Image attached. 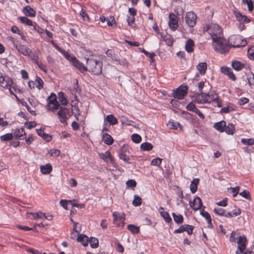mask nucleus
Returning <instances> with one entry per match:
<instances>
[{
    "label": "nucleus",
    "instance_id": "obj_16",
    "mask_svg": "<svg viewBox=\"0 0 254 254\" xmlns=\"http://www.w3.org/2000/svg\"><path fill=\"white\" fill-rule=\"evenodd\" d=\"M221 71L224 74L228 75V76L233 81H235L236 80V77L230 68L226 66H223L221 67Z\"/></svg>",
    "mask_w": 254,
    "mask_h": 254
},
{
    "label": "nucleus",
    "instance_id": "obj_17",
    "mask_svg": "<svg viewBox=\"0 0 254 254\" xmlns=\"http://www.w3.org/2000/svg\"><path fill=\"white\" fill-rule=\"evenodd\" d=\"M22 11L27 16L34 17L36 15V11L30 5L24 6Z\"/></svg>",
    "mask_w": 254,
    "mask_h": 254
},
{
    "label": "nucleus",
    "instance_id": "obj_43",
    "mask_svg": "<svg viewBox=\"0 0 254 254\" xmlns=\"http://www.w3.org/2000/svg\"><path fill=\"white\" fill-rule=\"evenodd\" d=\"M142 199L137 195H134V199L132 201V204L135 206H138L141 204Z\"/></svg>",
    "mask_w": 254,
    "mask_h": 254
},
{
    "label": "nucleus",
    "instance_id": "obj_64",
    "mask_svg": "<svg viewBox=\"0 0 254 254\" xmlns=\"http://www.w3.org/2000/svg\"><path fill=\"white\" fill-rule=\"evenodd\" d=\"M141 52L143 53L148 58L151 59L152 61H153V58L155 56V54L154 53H149L148 52L145 51L144 49H142L141 50Z\"/></svg>",
    "mask_w": 254,
    "mask_h": 254
},
{
    "label": "nucleus",
    "instance_id": "obj_1",
    "mask_svg": "<svg viewBox=\"0 0 254 254\" xmlns=\"http://www.w3.org/2000/svg\"><path fill=\"white\" fill-rule=\"evenodd\" d=\"M212 46L214 49L221 53L224 54L229 50V45L227 43L223 36L213 38Z\"/></svg>",
    "mask_w": 254,
    "mask_h": 254
},
{
    "label": "nucleus",
    "instance_id": "obj_33",
    "mask_svg": "<svg viewBox=\"0 0 254 254\" xmlns=\"http://www.w3.org/2000/svg\"><path fill=\"white\" fill-rule=\"evenodd\" d=\"M241 213V210L238 208L234 210L232 212H228L226 211L225 217L227 218H231L233 216H237L239 215Z\"/></svg>",
    "mask_w": 254,
    "mask_h": 254
},
{
    "label": "nucleus",
    "instance_id": "obj_14",
    "mask_svg": "<svg viewBox=\"0 0 254 254\" xmlns=\"http://www.w3.org/2000/svg\"><path fill=\"white\" fill-rule=\"evenodd\" d=\"M190 206L192 209L195 210L199 209L202 205L201 199L199 197H195L193 202H190Z\"/></svg>",
    "mask_w": 254,
    "mask_h": 254
},
{
    "label": "nucleus",
    "instance_id": "obj_37",
    "mask_svg": "<svg viewBox=\"0 0 254 254\" xmlns=\"http://www.w3.org/2000/svg\"><path fill=\"white\" fill-rule=\"evenodd\" d=\"M140 148L143 151H149L153 148V146L151 143L146 142L141 144Z\"/></svg>",
    "mask_w": 254,
    "mask_h": 254
},
{
    "label": "nucleus",
    "instance_id": "obj_56",
    "mask_svg": "<svg viewBox=\"0 0 254 254\" xmlns=\"http://www.w3.org/2000/svg\"><path fill=\"white\" fill-rule=\"evenodd\" d=\"M162 159L160 158H156L153 159L151 162V165L153 166H159L162 162Z\"/></svg>",
    "mask_w": 254,
    "mask_h": 254
},
{
    "label": "nucleus",
    "instance_id": "obj_10",
    "mask_svg": "<svg viewBox=\"0 0 254 254\" xmlns=\"http://www.w3.org/2000/svg\"><path fill=\"white\" fill-rule=\"evenodd\" d=\"M246 242L247 239L245 236L243 235L239 237L237 241L238 250L236 252V254H240V253H242L245 250L246 247Z\"/></svg>",
    "mask_w": 254,
    "mask_h": 254
},
{
    "label": "nucleus",
    "instance_id": "obj_15",
    "mask_svg": "<svg viewBox=\"0 0 254 254\" xmlns=\"http://www.w3.org/2000/svg\"><path fill=\"white\" fill-rule=\"evenodd\" d=\"M72 65L81 72L87 71V67L84 66L83 64L79 62L76 58H73V60L71 62Z\"/></svg>",
    "mask_w": 254,
    "mask_h": 254
},
{
    "label": "nucleus",
    "instance_id": "obj_34",
    "mask_svg": "<svg viewBox=\"0 0 254 254\" xmlns=\"http://www.w3.org/2000/svg\"><path fill=\"white\" fill-rule=\"evenodd\" d=\"M105 121L108 122L111 125H114L118 123L117 119L113 115H108L106 118Z\"/></svg>",
    "mask_w": 254,
    "mask_h": 254
},
{
    "label": "nucleus",
    "instance_id": "obj_26",
    "mask_svg": "<svg viewBox=\"0 0 254 254\" xmlns=\"http://www.w3.org/2000/svg\"><path fill=\"white\" fill-rule=\"evenodd\" d=\"M78 242H81L84 246H87L88 245V238L84 234H80L77 238Z\"/></svg>",
    "mask_w": 254,
    "mask_h": 254
},
{
    "label": "nucleus",
    "instance_id": "obj_44",
    "mask_svg": "<svg viewBox=\"0 0 254 254\" xmlns=\"http://www.w3.org/2000/svg\"><path fill=\"white\" fill-rule=\"evenodd\" d=\"M200 214L207 220L209 225H212L210 215L207 212L204 211V210L200 211Z\"/></svg>",
    "mask_w": 254,
    "mask_h": 254
},
{
    "label": "nucleus",
    "instance_id": "obj_50",
    "mask_svg": "<svg viewBox=\"0 0 254 254\" xmlns=\"http://www.w3.org/2000/svg\"><path fill=\"white\" fill-rule=\"evenodd\" d=\"M241 142L245 145H252L254 144V139L253 138H242Z\"/></svg>",
    "mask_w": 254,
    "mask_h": 254
},
{
    "label": "nucleus",
    "instance_id": "obj_11",
    "mask_svg": "<svg viewBox=\"0 0 254 254\" xmlns=\"http://www.w3.org/2000/svg\"><path fill=\"white\" fill-rule=\"evenodd\" d=\"M9 40L12 43L13 46L16 48L17 51L21 54L26 56L29 55V53L31 52L30 50L24 45H19L15 43L14 39L12 37H9Z\"/></svg>",
    "mask_w": 254,
    "mask_h": 254
},
{
    "label": "nucleus",
    "instance_id": "obj_58",
    "mask_svg": "<svg viewBox=\"0 0 254 254\" xmlns=\"http://www.w3.org/2000/svg\"><path fill=\"white\" fill-rule=\"evenodd\" d=\"M248 55L251 59L254 60V46H252L248 49Z\"/></svg>",
    "mask_w": 254,
    "mask_h": 254
},
{
    "label": "nucleus",
    "instance_id": "obj_48",
    "mask_svg": "<svg viewBox=\"0 0 254 254\" xmlns=\"http://www.w3.org/2000/svg\"><path fill=\"white\" fill-rule=\"evenodd\" d=\"M13 138L12 133H6L0 136L1 141H6L11 140Z\"/></svg>",
    "mask_w": 254,
    "mask_h": 254
},
{
    "label": "nucleus",
    "instance_id": "obj_61",
    "mask_svg": "<svg viewBox=\"0 0 254 254\" xmlns=\"http://www.w3.org/2000/svg\"><path fill=\"white\" fill-rule=\"evenodd\" d=\"M51 156L57 157L60 154V151L58 149H51L49 152Z\"/></svg>",
    "mask_w": 254,
    "mask_h": 254
},
{
    "label": "nucleus",
    "instance_id": "obj_29",
    "mask_svg": "<svg viewBox=\"0 0 254 254\" xmlns=\"http://www.w3.org/2000/svg\"><path fill=\"white\" fill-rule=\"evenodd\" d=\"M102 140L105 143L108 145L112 144L114 141L112 137L107 133H104L103 134Z\"/></svg>",
    "mask_w": 254,
    "mask_h": 254
},
{
    "label": "nucleus",
    "instance_id": "obj_63",
    "mask_svg": "<svg viewBox=\"0 0 254 254\" xmlns=\"http://www.w3.org/2000/svg\"><path fill=\"white\" fill-rule=\"evenodd\" d=\"M25 125L28 129H31L36 127V123L34 121L26 122Z\"/></svg>",
    "mask_w": 254,
    "mask_h": 254
},
{
    "label": "nucleus",
    "instance_id": "obj_23",
    "mask_svg": "<svg viewBox=\"0 0 254 254\" xmlns=\"http://www.w3.org/2000/svg\"><path fill=\"white\" fill-rule=\"evenodd\" d=\"M206 93L200 92L195 96V100L199 104H205Z\"/></svg>",
    "mask_w": 254,
    "mask_h": 254
},
{
    "label": "nucleus",
    "instance_id": "obj_51",
    "mask_svg": "<svg viewBox=\"0 0 254 254\" xmlns=\"http://www.w3.org/2000/svg\"><path fill=\"white\" fill-rule=\"evenodd\" d=\"M61 53L64 55V56L67 60L70 61L71 63L73 60V58H75V57L74 56H71L69 54L64 50L62 51Z\"/></svg>",
    "mask_w": 254,
    "mask_h": 254
},
{
    "label": "nucleus",
    "instance_id": "obj_62",
    "mask_svg": "<svg viewBox=\"0 0 254 254\" xmlns=\"http://www.w3.org/2000/svg\"><path fill=\"white\" fill-rule=\"evenodd\" d=\"M240 195H241L242 197H243L248 200H251V196H250V193H249V191H248L246 190H244L242 192H241L240 193Z\"/></svg>",
    "mask_w": 254,
    "mask_h": 254
},
{
    "label": "nucleus",
    "instance_id": "obj_24",
    "mask_svg": "<svg viewBox=\"0 0 254 254\" xmlns=\"http://www.w3.org/2000/svg\"><path fill=\"white\" fill-rule=\"evenodd\" d=\"M207 66V64L205 62L200 63L196 66V68L201 75H204L205 73Z\"/></svg>",
    "mask_w": 254,
    "mask_h": 254
},
{
    "label": "nucleus",
    "instance_id": "obj_8",
    "mask_svg": "<svg viewBox=\"0 0 254 254\" xmlns=\"http://www.w3.org/2000/svg\"><path fill=\"white\" fill-rule=\"evenodd\" d=\"M196 15L193 12L189 11L186 13L185 20L188 26L193 27L196 24Z\"/></svg>",
    "mask_w": 254,
    "mask_h": 254
},
{
    "label": "nucleus",
    "instance_id": "obj_54",
    "mask_svg": "<svg viewBox=\"0 0 254 254\" xmlns=\"http://www.w3.org/2000/svg\"><path fill=\"white\" fill-rule=\"evenodd\" d=\"M131 139L134 142L138 143L140 142L141 137L138 134L134 133L132 135Z\"/></svg>",
    "mask_w": 254,
    "mask_h": 254
},
{
    "label": "nucleus",
    "instance_id": "obj_59",
    "mask_svg": "<svg viewBox=\"0 0 254 254\" xmlns=\"http://www.w3.org/2000/svg\"><path fill=\"white\" fill-rule=\"evenodd\" d=\"M127 186L128 188H134L136 186V183L134 180H129L126 183Z\"/></svg>",
    "mask_w": 254,
    "mask_h": 254
},
{
    "label": "nucleus",
    "instance_id": "obj_45",
    "mask_svg": "<svg viewBox=\"0 0 254 254\" xmlns=\"http://www.w3.org/2000/svg\"><path fill=\"white\" fill-rule=\"evenodd\" d=\"M36 86L39 90H41L43 87V81L39 77H36L35 79Z\"/></svg>",
    "mask_w": 254,
    "mask_h": 254
},
{
    "label": "nucleus",
    "instance_id": "obj_20",
    "mask_svg": "<svg viewBox=\"0 0 254 254\" xmlns=\"http://www.w3.org/2000/svg\"><path fill=\"white\" fill-rule=\"evenodd\" d=\"M159 210L161 216L164 218L167 223H169L172 221V218L170 216L169 213L167 211H165L162 207H160Z\"/></svg>",
    "mask_w": 254,
    "mask_h": 254
},
{
    "label": "nucleus",
    "instance_id": "obj_41",
    "mask_svg": "<svg viewBox=\"0 0 254 254\" xmlns=\"http://www.w3.org/2000/svg\"><path fill=\"white\" fill-rule=\"evenodd\" d=\"M167 126L170 128L176 129L179 127H181V125L179 123L175 122L174 121H170L167 124Z\"/></svg>",
    "mask_w": 254,
    "mask_h": 254
},
{
    "label": "nucleus",
    "instance_id": "obj_31",
    "mask_svg": "<svg viewBox=\"0 0 254 254\" xmlns=\"http://www.w3.org/2000/svg\"><path fill=\"white\" fill-rule=\"evenodd\" d=\"M226 127L225 121H222L214 124V127L218 131L223 132L224 131V127Z\"/></svg>",
    "mask_w": 254,
    "mask_h": 254
},
{
    "label": "nucleus",
    "instance_id": "obj_36",
    "mask_svg": "<svg viewBox=\"0 0 254 254\" xmlns=\"http://www.w3.org/2000/svg\"><path fill=\"white\" fill-rule=\"evenodd\" d=\"M235 130V127L232 124H229L227 127H225L224 129V131L229 134H233Z\"/></svg>",
    "mask_w": 254,
    "mask_h": 254
},
{
    "label": "nucleus",
    "instance_id": "obj_27",
    "mask_svg": "<svg viewBox=\"0 0 254 254\" xmlns=\"http://www.w3.org/2000/svg\"><path fill=\"white\" fill-rule=\"evenodd\" d=\"M26 133L23 128H16L13 132V136L18 139L25 135Z\"/></svg>",
    "mask_w": 254,
    "mask_h": 254
},
{
    "label": "nucleus",
    "instance_id": "obj_19",
    "mask_svg": "<svg viewBox=\"0 0 254 254\" xmlns=\"http://www.w3.org/2000/svg\"><path fill=\"white\" fill-rule=\"evenodd\" d=\"M218 97L216 93L214 91H211L207 94H206L205 101L206 103H210L213 101L218 99Z\"/></svg>",
    "mask_w": 254,
    "mask_h": 254
},
{
    "label": "nucleus",
    "instance_id": "obj_52",
    "mask_svg": "<svg viewBox=\"0 0 254 254\" xmlns=\"http://www.w3.org/2000/svg\"><path fill=\"white\" fill-rule=\"evenodd\" d=\"M75 104L76 103H75L74 105H72L71 111H72V113L73 114H74L75 117H76V116H78L79 115L80 110H79V109L78 107V106L75 105Z\"/></svg>",
    "mask_w": 254,
    "mask_h": 254
},
{
    "label": "nucleus",
    "instance_id": "obj_6",
    "mask_svg": "<svg viewBox=\"0 0 254 254\" xmlns=\"http://www.w3.org/2000/svg\"><path fill=\"white\" fill-rule=\"evenodd\" d=\"M188 87L187 85H181L173 93V97L179 100H181L187 94Z\"/></svg>",
    "mask_w": 254,
    "mask_h": 254
},
{
    "label": "nucleus",
    "instance_id": "obj_13",
    "mask_svg": "<svg viewBox=\"0 0 254 254\" xmlns=\"http://www.w3.org/2000/svg\"><path fill=\"white\" fill-rule=\"evenodd\" d=\"M169 25L170 29L172 30H176L178 27V21L177 19V16L174 13L169 14Z\"/></svg>",
    "mask_w": 254,
    "mask_h": 254
},
{
    "label": "nucleus",
    "instance_id": "obj_53",
    "mask_svg": "<svg viewBox=\"0 0 254 254\" xmlns=\"http://www.w3.org/2000/svg\"><path fill=\"white\" fill-rule=\"evenodd\" d=\"M214 212L217 215L225 216L226 210L221 208H215Z\"/></svg>",
    "mask_w": 254,
    "mask_h": 254
},
{
    "label": "nucleus",
    "instance_id": "obj_32",
    "mask_svg": "<svg viewBox=\"0 0 254 254\" xmlns=\"http://www.w3.org/2000/svg\"><path fill=\"white\" fill-rule=\"evenodd\" d=\"M99 156L101 159L104 160L105 161H106L107 159H109L111 162H113V159L111 156V154L109 151H107L104 153L99 154Z\"/></svg>",
    "mask_w": 254,
    "mask_h": 254
},
{
    "label": "nucleus",
    "instance_id": "obj_35",
    "mask_svg": "<svg viewBox=\"0 0 254 254\" xmlns=\"http://www.w3.org/2000/svg\"><path fill=\"white\" fill-rule=\"evenodd\" d=\"M59 100L63 105H66L68 103V101L66 99L64 94L63 92H60L58 93Z\"/></svg>",
    "mask_w": 254,
    "mask_h": 254
},
{
    "label": "nucleus",
    "instance_id": "obj_49",
    "mask_svg": "<svg viewBox=\"0 0 254 254\" xmlns=\"http://www.w3.org/2000/svg\"><path fill=\"white\" fill-rule=\"evenodd\" d=\"M30 214L33 216L35 219H42L44 218V216H45V214L42 212H38L37 213L31 212Z\"/></svg>",
    "mask_w": 254,
    "mask_h": 254
},
{
    "label": "nucleus",
    "instance_id": "obj_42",
    "mask_svg": "<svg viewBox=\"0 0 254 254\" xmlns=\"http://www.w3.org/2000/svg\"><path fill=\"white\" fill-rule=\"evenodd\" d=\"M89 243H90V246L92 248H96L99 246L98 240L95 238L91 237V239L89 240Z\"/></svg>",
    "mask_w": 254,
    "mask_h": 254
},
{
    "label": "nucleus",
    "instance_id": "obj_25",
    "mask_svg": "<svg viewBox=\"0 0 254 254\" xmlns=\"http://www.w3.org/2000/svg\"><path fill=\"white\" fill-rule=\"evenodd\" d=\"M232 67L237 71L241 70L244 67V64L238 61H233L231 64Z\"/></svg>",
    "mask_w": 254,
    "mask_h": 254
},
{
    "label": "nucleus",
    "instance_id": "obj_40",
    "mask_svg": "<svg viewBox=\"0 0 254 254\" xmlns=\"http://www.w3.org/2000/svg\"><path fill=\"white\" fill-rule=\"evenodd\" d=\"M18 18L20 20V21L23 24H25L28 26L33 25L32 21L30 19L27 18L26 17L21 16L19 17Z\"/></svg>",
    "mask_w": 254,
    "mask_h": 254
},
{
    "label": "nucleus",
    "instance_id": "obj_38",
    "mask_svg": "<svg viewBox=\"0 0 254 254\" xmlns=\"http://www.w3.org/2000/svg\"><path fill=\"white\" fill-rule=\"evenodd\" d=\"M127 229L134 234H138L139 232V227L133 224L128 225Z\"/></svg>",
    "mask_w": 254,
    "mask_h": 254
},
{
    "label": "nucleus",
    "instance_id": "obj_22",
    "mask_svg": "<svg viewBox=\"0 0 254 254\" xmlns=\"http://www.w3.org/2000/svg\"><path fill=\"white\" fill-rule=\"evenodd\" d=\"M235 16L240 23H248L250 22L249 19L246 16L242 15L240 12L236 13Z\"/></svg>",
    "mask_w": 254,
    "mask_h": 254
},
{
    "label": "nucleus",
    "instance_id": "obj_46",
    "mask_svg": "<svg viewBox=\"0 0 254 254\" xmlns=\"http://www.w3.org/2000/svg\"><path fill=\"white\" fill-rule=\"evenodd\" d=\"M242 2L247 4L249 11H252L253 10L254 4L252 0H242Z\"/></svg>",
    "mask_w": 254,
    "mask_h": 254
},
{
    "label": "nucleus",
    "instance_id": "obj_30",
    "mask_svg": "<svg viewBox=\"0 0 254 254\" xmlns=\"http://www.w3.org/2000/svg\"><path fill=\"white\" fill-rule=\"evenodd\" d=\"M199 179L196 178L193 179L191 182L190 186V190L191 193H194L197 190V185L199 183Z\"/></svg>",
    "mask_w": 254,
    "mask_h": 254
},
{
    "label": "nucleus",
    "instance_id": "obj_4",
    "mask_svg": "<svg viewBox=\"0 0 254 254\" xmlns=\"http://www.w3.org/2000/svg\"><path fill=\"white\" fill-rule=\"evenodd\" d=\"M229 48L230 47L234 48H240L245 46L247 44L246 40L243 39L240 35H233L229 38Z\"/></svg>",
    "mask_w": 254,
    "mask_h": 254
},
{
    "label": "nucleus",
    "instance_id": "obj_21",
    "mask_svg": "<svg viewBox=\"0 0 254 254\" xmlns=\"http://www.w3.org/2000/svg\"><path fill=\"white\" fill-rule=\"evenodd\" d=\"M194 46V44L193 41L191 39H189L186 42V43L185 45V50L188 53L192 52L194 50V49H193Z\"/></svg>",
    "mask_w": 254,
    "mask_h": 254
},
{
    "label": "nucleus",
    "instance_id": "obj_2",
    "mask_svg": "<svg viewBox=\"0 0 254 254\" xmlns=\"http://www.w3.org/2000/svg\"><path fill=\"white\" fill-rule=\"evenodd\" d=\"M87 70L94 74L99 75L102 72V63L101 62L93 59H88L86 62Z\"/></svg>",
    "mask_w": 254,
    "mask_h": 254
},
{
    "label": "nucleus",
    "instance_id": "obj_28",
    "mask_svg": "<svg viewBox=\"0 0 254 254\" xmlns=\"http://www.w3.org/2000/svg\"><path fill=\"white\" fill-rule=\"evenodd\" d=\"M40 169L42 174H48L52 171V166L50 164H47L45 165L41 166Z\"/></svg>",
    "mask_w": 254,
    "mask_h": 254
},
{
    "label": "nucleus",
    "instance_id": "obj_39",
    "mask_svg": "<svg viewBox=\"0 0 254 254\" xmlns=\"http://www.w3.org/2000/svg\"><path fill=\"white\" fill-rule=\"evenodd\" d=\"M172 215L176 223L181 224L183 222L184 218L181 214L177 215L175 213H173Z\"/></svg>",
    "mask_w": 254,
    "mask_h": 254
},
{
    "label": "nucleus",
    "instance_id": "obj_7",
    "mask_svg": "<svg viewBox=\"0 0 254 254\" xmlns=\"http://www.w3.org/2000/svg\"><path fill=\"white\" fill-rule=\"evenodd\" d=\"M57 114L60 122L63 123L66 122V120L71 116L69 110L65 107L60 108Z\"/></svg>",
    "mask_w": 254,
    "mask_h": 254
},
{
    "label": "nucleus",
    "instance_id": "obj_9",
    "mask_svg": "<svg viewBox=\"0 0 254 254\" xmlns=\"http://www.w3.org/2000/svg\"><path fill=\"white\" fill-rule=\"evenodd\" d=\"M125 216L124 213L121 214L118 212H114L113 213L114 223L119 227L124 226Z\"/></svg>",
    "mask_w": 254,
    "mask_h": 254
},
{
    "label": "nucleus",
    "instance_id": "obj_18",
    "mask_svg": "<svg viewBox=\"0 0 254 254\" xmlns=\"http://www.w3.org/2000/svg\"><path fill=\"white\" fill-rule=\"evenodd\" d=\"M126 147L125 146H123L121 149H120L119 152V156L120 159L123 160L124 162L130 163L129 162V157L126 154Z\"/></svg>",
    "mask_w": 254,
    "mask_h": 254
},
{
    "label": "nucleus",
    "instance_id": "obj_57",
    "mask_svg": "<svg viewBox=\"0 0 254 254\" xmlns=\"http://www.w3.org/2000/svg\"><path fill=\"white\" fill-rule=\"evenodd\" d=\"M187 227H190L189 226V225H187V224H185V225H183L182 226H181L180 227H179L178 229L175 230L174 231V233H183L184 232V231H185V230H187L186 229V228Z\"/></svg>",
    "mask_w": 254,
    "mask_h": 254
},
{
    "label": "nucleus",
    "instance_id": "obj_3",
    "mask_svg": "<svg viewBox=\"0 0 254 254\" xmlns=\"http://www.w3.org/2000/svg\"><path fill=\"white\" fill-rule=\"evenodd\" d=\"M204 31H208L212 40L214 37L223 36L222 31L220 27L216 24H210L204 27Z\"/></svg>",
    "mask_w": 254,
    "mask_h": 254
},
{
    "label": "nucleus",
    "instance_id": "obj_12",
    "mask_svg": "<svg viewBox=\"0 0 254 254\" xmlns=\"http://www.w3.org/2000/svg\"><path fill=\"white\" fill-rule=\"evenodd\" d=\"M12 80L7 76H3L0 72V85L3 88H8L12 84Z\"/></svg>",
    "mask_w": 254,
    "mask_h": 254
},
{
    "label": "nucleus",
    "instance_id": "obj_55",
    "mask_svg": "<svg viewBox=\"0 0 254 254\" xmlns=\"http://www.w3.org/2000/svg\"><path fill=\"white\" fill-rule=\"evenodd\" d=\"M248 82L250 85H254V74L250 73L247 75Z\"/></svg>",
    "mask_w": 254,
    "mask_h": 254
},
{
    "label": "nucleus",
    "instance_id": "obj_60",
    "mask_svg": "<svg viewBox=\"0 0 254 254\" xmlns=\"http://www.w3.org/2000/svg\"><path fill=\"white\" fill-rule=\"evenodd\" d=\"M80 15L81 17L82 18L83 20H89V17L88 16V15L86 14L85 10H84L83 8L81 9V10L80 12Z\"/></svg>",
    "mask_w": 254,
    "mask_h": 254
},
{
    "label": "nucleus",
    "instance_id": "obj_47",
    "mask_svg": "<svg viewBox=\"0 0 254 254\" xmlns=\"http://www.w3.org/2000/svg\"><path fill=\"white\" fill-rule=\"evenodd\" d=\"M235 109L233 107L228 105L226 107L222 108L220 110L221 113H228L231 111H234Z\"/></svg>",
    "mask_w": 254,
    "mask_h": 254
},
{
    "label": "nucleus",
    "instance_id": "obj_5",
    "mask_svg": "<svg viewBox=\"0 0 254 254\" xmlns=\"http://www.w3.org/2000/svg\"><path fill=\"white\" fill-rule=\"evenodd\" d=\"M48 104L46 108L48 110L52 112L56 111L60 107V104L57 100V96L55 94L52 93L51 95L48 97Z\"/></svg>",
    "mask_w": 254,
    "mask_h": 254
}]
</instances>
